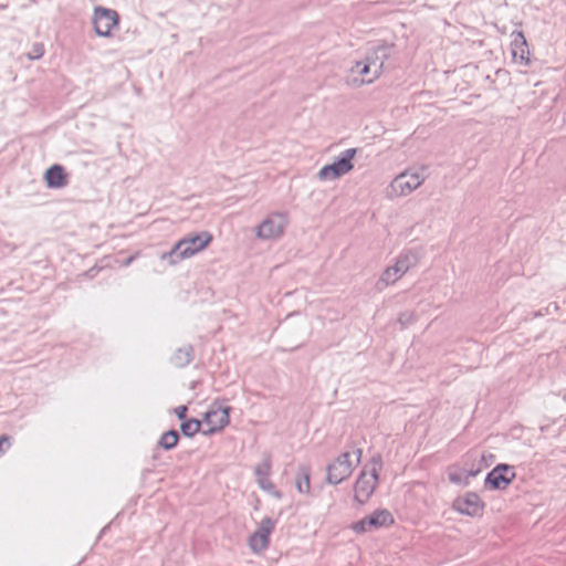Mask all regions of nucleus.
I'll list each match as a JSON object with an SVG mask.
<instances>
[{"label":"nucleus","mask_w":566,"mask_h":566,"mask_svg":"<svg viewBox=\"0 0 566 566\" xmlns=\"http://www.w3.org/2000/svg\"><path fill=\"white\" fill-rule=\"evenodd\" d=\"M212 239V234L208 231L188 234L180 239L170 251L163 253L160 259L167 261L169 265H176L205 250Z\"/></svg>","instance_id":"obj_1"},{"label":"nucleus","mask_w":566,"mask_h":566,"mask_svg":"<svg viewBox=\"0 0 566 566\" xmlns=\"http://www.w3.org/2000/svg\"><path fill=\"white\" fill-rule=\"evenodd\" d=\"M382 468L381 457L374 455L369 462V469L364 468L354 483V501L363 505L373 496L378 482L379 471Z\"/></svg>","instance_id":"obj_2"},{"label":"nucleus","mask_w":566,"mask_h":566,"mask_svg":"<svg viewBox=\"0 0 566 566\" xmlns=\"http://www.w3.org/2000/svg\"><path fill=\"white\" fill-rule=\"evenodd\" d=\"M419 262L418 255L412 251H402L391 266H387L379 276L376 287L384 290L398 282L409 270Z\"/></svg>","instance_id":"obj_3"},{"label":"nucleus","mask_w":566,"mask_h":566,"mask_svg":"<svg viewBox=\"0 0 566 566\" xmlns=\"http://www.w3.org/2000/svg\"><path fill=\"white\" fill-rule=\"evenodd\" d=\"M355 462L350 460L352 454L349 452H343L333 461H331L326 467V482L332 485L340 484L343 481L347 480L355 465L359 464L361 461V449L357 448L354 450Z\"/></svg>","instance_id":"obj_4"},{"label":"nucleus","mask_w":566,"mask_h":566,"mask_svg":"<svg viewBox=\"0 0 566 566\" xmlns=\"http://www.w3.org/2000/svg\"><path fill=\"white\" fill-rule=\"evenodd\" d=\"M289 224V213L285 211L270 212L255 229L256 238L261 240H277L283 237Z\"/></svg>","instance_id":"obj_5"},{"label":"nucleus","mask_w":566,"mask_h":566,"mask_svg":"<svg viewBox=\"0 0 566 566\" xmlns=\"http://www.w3.org/2000/svg\"><path fill=\"white\" fill-rule=\"evenodd\" d=\"M426 177L415 170H406L397 175L390 182L387 196L389 198L407 197L418 189L423 182Z\"/></svg>","instance_id":"obj_6"},{"label":"nucleus","mask_w":566,"mask_h":566,"mask_svg":"<svg viewBox=\"0 0 566 566\" xmlns=\"http://www.w3.org/2000/svg\"><path fill=\"white\" fill-rule=\"evenodd\" d=\"M356 153V148L345 149L332 164L325 165L318 170L317 178L321 181H327L338 179L348 174L354 168L352 160Z\"/></svg>","instance_id":"obj_7"},{"label":"nucleus","mask_w":566,"mask_h":566,"mask_svg":"<svg viewBox=\"0 0 566 566\" xmlns=\"http://www.w3.org/2000/svg\"><path fill=\"white\" fill-rule=\"evenodd\" d=\"M275 530V521L269 516L261 520L255 531L248 539V546L253 554H261L270 546V536Z\"/></svg>","instance_id":"obj_8"},{"label":"nucleus","mask_w":566,"mask_h":566,"mask_svg":"<svg viewBox=\"0 0 566 566\" xmlns=\"http://www.w3.org/2000/svg\"><path fill=\"white\" fill-rule=\"evenodd\" d=\"M92 23L94 31L98 36L108 38L112 30L119 23L118 13L108 8L95 7L93 10Z\"/></svg>","instance_id":"obj_9"},{"label":"nucleus","mask_w":566,"mask_h":566,"mask_svg":"<svg viewBox=\"0 0 566 566\" xmlns=\"http://www.w3.org/2000/svg\"><path fill=\"white\" fill-rule=\"evenodd\" d=\"M229 407L212 405L205 413V424L207 426V430H203L202 433L208 436L222 430L229 423Z\"/></svg>","instance_id":"obj_10"},{"label":"nucleus","mask_w":566,"mask_h":566,"mask_svg":"<svg viewBox=\"0 0 566 566\" xmlns=\"http://www.w3.org/2000/svg\"><path fill=\"white\" fill-rule=\"evenodd\" d=\"M515 479L513 467L509 464H497L485 478V484L493 490L505 489Z\"/></svg>","instance_id":"obj_11"},{"label":"nucleus","mask_w":566,"mask_h":566,"mask_svg":"<svg viewBox=\"0 0 566 566\" xmlns=\"http://www.w3.org/2000/svg\"><path fill=\"white\" fill-rule=\"evenodd\" d=\"M511 53L515 62L523 66H528L531 63V53L527 41L522 31H513L511 33Z\"/></svg>","instance_id":"obj_12"},{"label":"nucleus","mask_w":566,"mask_h":566,"mask_svg":"<svg viewBox=\"0 0 566 566\" xmlns=\"http://www.w3.org/2000/svg\"><path fill=\"white\" fill-rule=\"evenodd\" d=\"M483 503L476 493L469 492L458 497L453 503V509L462 515L478 516L483 511Z\"/></svg>","instance_id":"obj_13"},{"label":"nucleus","mask_w":566,"mask_h":566,"mask_svg":"<svg viewBox=\"0 0 566 566\" xmlns=\"http://www.w3.org/2000/svg\"><path fill=\"white\" fill-rule=\"evenodd\" d=\"M352 82L356 86L371 84L379 75H375L373 66L367 64L365 60L357 61L349 70Z\"/></svg>","instance_id":"obj_14"},{"label":"nucleus","mask_w":566,"mask_h":566,"mask_svg":"<svg viewBox=\"0 0 566 566\" xmlns=\"http://www.w3.org/2000/svg\"><path fill=\"white\" fill-rule=\"evenodd\" d=\"M271 469V457L270 454H264L262 461L254 469L256 483L263 491H271L273 489V483L270 480Z\"/></svg>","instance_id":"obj_15"},{"label":"nucleus","mask_w":566,"mask_h":566,"mask_svg":"<svg viewBox=\"0 0 566 566\" xmlns=\"http://www.w3.org/2000/svg\"><path fill=\"white\" fill-rule=\"evenodd\" d=\"M389 48L381 44L374 49V51L368 54L364 60L367 64L373 66V71L375 75H379L382 72L385 61L388 59Z\"/></svg>","instance_id":"obj_16"},{"label":"nucleus","mask_w":566,"mask_h":566,"mask_svg":"<svg viewBox=\"0 0 566 566\" xmlns=\"http://www.w3.org/2000/svg\"><path fill=\"white\" fill-rule=\"evenodd\" d=\"M46 186L52 189H60L66 186V176L64 168L60 165L51 166L44 175Z\"/></svg>","instance_id":"obj_17"},{"label":"nucleus","mask_w":566,"mask_h":566,"mask_svg":"<svg viewBox=\"0 0 566 566\" xmlns=\"http://www.w3.org/2000/svg\"><path fill=\"white\" fill-rule=\"evenodd\" d=\"M366 520H367L368 526L371 530H374V528L377 530V528H380L384 526H389L394 523L392 514L386 509L376 510L373 514H370L369 516H366Z\"/></svg>","instance_id":"obj_18"},{"label":"nucleus","mask_w":566,"mask_h":566,"mask_svg":"<svg viewBox=\"0 0 566 566\" xmlns=\"http://www.w3.org/2000/svg\"><path fill=\"white\" fill-rule=\"evenodd\" d=\"M193 350L191 346L178 348L171 357V363L176 367H185L192 360Z\"/></svg>","instance_id":"obj_19"},{"label":"nucleus","mask_w":566,"mask_h":566,"mask_svg":"<svg viewBox=\"0 0 566 566\" xmlns=\"http://www.w3.org/2000/svg\"><path fill=\"white\" fill-rule=\"evenodd\" d=\"M310 475L311 470L308 465H301L298 469V474L296 478V489L300 493H310L311 484H310Z\"/></svg>","instance_id":"obj_20"},{"label":"nucleus","mask_w":566,"mask_h":566,"mask_svg":"<svg viewBox=\"0 0 566 566\" xmlns=\"http://www.w3.org/2000/svg\"><path fill=\"white\" fill-rule=\"evenodd\" d=\"M178 440H179L178 432L174 429L168 430L160 436V438L158 440V446L160 448H163L164 450H170L177 446Z\"/></svg>","instance_id":"obj_21"},{"label":"nucleus","mask_w":566,"mask_h":566,"mask_svg":"<svg viewBox=\"0 0 566 566\" xmlns=\"http://www.w3.org/2000/svg\"><path fill=\"white\" fill-rule=\"evenodd\" d=\"M200 428H201V422L197 419H188V420H184L180 424V430H181V433L185 436V437H193L195 434H197L199 431H200Z\"/></svg>","instance_id":"obj_22"},{"label":"nucleus","mask_w":566,"mask_h":566,"mask_svg":"<svg viewBox=\"0 0 566 566\" xmlns=\"http://www.w3.org/2000/svg\"><path fill=\"white\" fill-rule=\"evenodd\" d=\"M44 45L42 43H34L31 52L27 54L28 59L31 61L39 60L44 55Z\"/></svg>","instance_id":"obj_23"},{"label":"nucleus","mask_w":566,"mask_h":566,"mask_svg":"<svg viewBox=\"0 0 566 566\" xmlns=\"http://www.w3.org/2000/svg\"><path fill=\"white\" fill-rule=\"evenodd\" d=\"M352 530H353L355 533L359 534V533H365V532H367V531H370L371 528L368 526L367 520H366V517H365V518H363V520H360V521H358V522L354 523V524L352 525Z\"/></svg>","instance_id":"obj_24"},{"label":"nucleus","mask_w":566,"mask_h":566,"mask_svg":"<svg viewBox=\"0 0 566 566\" xmlns=\"http://www.w3.org/2000/svg\"><path fill=\"white\" fill-rule=\"evenodd\" d=\"M415 321V315L412 312H403L399 315L398 322L401 324V326H407L411 324Z\"/></svg>","instance_id":"obj_25"},{"label":"nucleus","mask_w":566,"mask_h":566,"mask_svg":"<svg viewBox=\"0 0 566 566\" xmlns=\"http://www.w3.org/2000/svg\"><path fill=\"white\" fill-rule=\"evenodd\" d=\"M10 446V437L9 436H1L0 437V455H2L6 450L9 448Z\"/></svg>","instance_id":"obj_26"},{"label":"nucleus","mask_w":566,"mask_h":566,"mask_svg":"<svg viewBox=\"0 0 566 566\" xmlns=\"http://www.w3.org/2000/svg\"><path fill=\"white\" fill-rule=\"evenodd\" d=\"M175 413L178 417V419L182 420L186 418L187 413V407L186 406H179L175 409Z\"/></svg>","instance_id":"obj_27"},{"label":"nucleus","mask_w":566,"mask_h":566,"mask_svg":"<svg viewBox=\"0 0 566 566\" xmlns=\"http://www.w3.org/2000/svg\"><path fill=\"white\" fill-rule=\"evenodd\" d=\"M266 492L279 500L282 499V493L280 491H276L274 486L271 491Z\"/></svg>","instance_id":"obj_28"},{"label":"nucleus","mask_w":566,"mask_h":566,"mask_svg":"<svg viewBox=\"0 0 566 566\" xmlns=\"http://www.w3.org/2000/svg\"><path fill=\"white\" fill-rule=\"evenodd\" d=\"M136 259V255H132L129 256L128 259H126L124 262H123V266H128L134 260Z\"/></svg>","instance_id":"obj_29"}]
</instances>
